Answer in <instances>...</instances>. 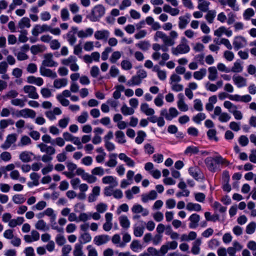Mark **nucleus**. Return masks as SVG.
I'll use <instances>...</instances> for the list:
<instances>
[{"label": "nucleus", "mask_w": 256, "mask_h": 256, "mask_svg": "<svg viewBox=\"0 0 256 256\" xmlns=\"http://www.w3.org/2000/svg\"><path fill=\"white\" fill-rule=\"evenodd\" d=\"M92 173L94 175L102 176L104 174V170L102 167H96L92 170Z\"/></svg>", "instance_id": "48"}, {"label": "nucleus", "mask_w": 256, "mask_h": 256, "mask_svg": "<svg viewBox=\"0 0 256 256\" xmlns=\"http://www.w3.org/2000/svg\"><path fill=\"white\" fill-rule=\"evenodd\" d=\"M61 18L64 21L67 20L69 18V13L66 8H62L61 10Z\"/></svg>", "instance_id": "62"}, {"label": "nucleus", "mask_w": 256, "mask_h": 256, "mask_svg": "<svg viewBox=\"0 0 256 256\" xmlns=\"http://www.w3.org/2000/svg\"><path fill=\"white\" fill-rule=\"evenodd\" d=\"M122 68L125 70H129L132 68V64L128 60H124L121 62Z\"/></svg>", "instance_id": "57"}, {"label": "nucleus", "mask_w": 256, "mask_h": 256, "mask_svg": "<svg viewBox=\"0 0 256 256\" xmlns=\"http://www.w3.org/2000/svg\"><path fill=\"white\" fill-rule=\"evenodd\" d=\"M199 152V150L198 147L194 146H189L186 148L184 151V154H197Z\"/></svg>", "instance_id": "35"}, {"label": "nucleus", "mask_w": 256, "mask_h": 256, "mask_svg": "<svg viewBox=\"0 0 256 256\" xmlns=\"http://www.w3.org/2000/svg\"><path fill=\"white\" fill-rule=\"evenodd\" d=\"M206 70L204 68L200 69V71H196L194 73V77L195 79L200 80L202 79L206 75Z\"/></svg>", "instance_id": "26"}, {"label": "nucleus", "mask_w": 256, "mask_h": 256, "mask_svg": "<svg viewBox=\"0 0 256 256\" xmlns=\"http://www.w3.org/2000/svg\"><path fill=\"white\" fill-rule=\"evenodd\" d=\"M30 155H33V154L27 151L22 152L20 154V158L22 162H28L32 160Z\"/></svg>", "instance_id": "18"}, {"label": "nucleus", "mask_w": 256, "mask_h": 256, "mask_svg": "<svg viewBox=\"0 0 256 256\" xmlns=\"http://www.w3.org/2000/svg\"><path fill=\"white\" fill-rule=\"evenodd\" d=\"M144 140V132L139 131L138 133V136L136 138L135 141L138 144H140Z\"/></svg>", "instance_id": "56"}, {"label": "nucleus", "mask_w": 256, "mask_h": 256, "mask_svg": "<svg viewBox=\"0 0 256 256\" xmlns=\"http://www.w3.org/2000/svg\"><path fill=\"white\" fill-rule=\"evenodd\" d=\"M144 78V73L140 71L137 72L136 76H133L131 80L128 81L127 84L128 86L138 85L141 82L142 80Z\"/></svg>", "instance_id": "8"}, {"label": "nucleus", "mask_w": 256, "mask_h": 256, "mask_svg": "<svg viewBox=\"0 0 256 256\" xmlns=\"http://www.w3.org/2000/svg\"><path fill=\"white\" fill-rule=\"evenodd\" d=\"M186 209L189 211L195 210L199 212L201 210V206L198 204H194L192 202H188L186 205Z\"/></svg>", "instance_id": "24"}, {"label": "nucleus", "mask_w": 256, "mask_h": 256, "mask_svg": "<svg viewBox=\"0 0 256 256\" xmlns=\"http://www.w3.org/2000/svg\"><path fill=\"white\" fill-rule=\"evenodd\" d=\"M233 80L238 88H241L246 86V79L242 76H234Z\"/></svg>", "instance_id": "16"}, {"label": "nucleus", "mask_w": 256, "mask_h": 256, "mask_svg": "<svg viewBox=\"0 0 256 256\" xmlns=\"http://www.w3.org/2000/svg\"><path fill=\"white\" fill-rule=\"evenodd\" d=\"M178 107L179 110L182 112H186L188 110V106L184 102V96L183 94L180 93L178 95Z\"/></svg>", "instance_id": "10"}, {"label": "nucleus", "mask_w": 256, "mask_h": 256, "mask_svg": "<svg viewBox=\"0 0 256 256\" xmlns=\"http://www.w3.org/2000/svg\"><path fill=\"white\" fill-rule=\"evenodd\" d=\"M110 156V158L106 162V166L110 167H114L116 166L117 164L116 160V154H112Z\"/></svg>", "instance_id": "40"}, {"label": "nucleus", "mask_w": 256, "mask_h": 256, "mask_svg": "<svg viewBox=\"0 0 256 256\" xmlns=\"http://www.w3.org/2000/svg\"><path fill=\"white\" fill-rule=\"evenodd\" d=\"M194 108L196 110L198 111H202V104L201 102V100L200 99H196L194 100Z\"/></svg>", "instance_id": "55"}, {"label": "nucleus", "mask_w": 256, "mask_h": 256, "mask_svg": "<svg viewBox=\"0 0 256 256\" xmlns=\"http://www.w3.org/2000/svg\"><path fill=\"white\" fill-rule=\"evenodd\" d=\"M40 73L42 76L50 77L53 78H56L57 76L56 72H52L50 69L46 68L44 66H41L40 67Z\"/></svg>", "instance_id": "12"}, {"label": "nucleus", "mask_w": 256, "mask_h": 256, "mask_svg": "<svg viewBox=\"0 0 256 256\" xmlns=\"http://www.w3.org/2000/svg\"><path fill=\"white\" fill-rule=\"evenodd\" d=\"M224 57L228 61H232L234 58V54L232 52L226 50L224 52Z\"/></svg>", "instance_id": "63"}, {"label": "nucleus", "mask_w": 256, "mask_h": 256, "mask_svg": "<svg viewBox=\"0 0 256 256\" xmlns=\"http://www.w3.org/2000/svg\"><path fill=\"white\" fill-rule=\"evenodd\" d=\"M209 72L208 78L210 80H214L218 74L216 68L214 66L210 67L208 69Z\"/></svg>", "instance_id": "27"}, {"label": "nucleus", "mask_w": 256, "mask_h": 256, "mask_svg": "<svg viewBox=\"0 0 256 256\" xmlns=\"http://www.w3.org/2000/svg\"><path fill=\"white\" fill-rule=\"evenodd\" d=\"M11 104L12 105L16 106H20V107H24L25 105L24 102L23 100L20 98H15L12 100L11 101Z\"/></svg>", "instance_id": "52"}, {"label": "nucleus", "mask_w": 256, "mask_h": 256, "mask_svg": "<svg viewBox=\"0 0 256 256\" xmlns=\"http://www.w3.org/2000/svg\"><path fill=\"white\" fill-rule=\"evenodd\" d=\"M94 30L92 28H87L85 32L83 30H80L78 32V36L79 38H86L88 36H92L93 34Z\"/></svg>", "instance_id": "19"}, {"label": "nucleus", "mask_w": 256, "mask_h": 256, "mask_svg": "<svg viewBox=\"0 0 256 256\" xmlns=\"http://www.w3.org/2000/svg\"><path fill=\"white\" fill-rule=\"evenodd\" d=\"M200 216L197 214H192L189 218V220L190 222L189 224V227L190 228H194L198 226V223L200 221Z\"/></svg>", "instance_id": "14"}, {"label": "nucleus", "mask_w": 256, "mask_h": 256, "mask_svg": "<svg viewBox=\"0 0 256 256\" xmlns=\"http://www.w3.org/2000/svg\"><path fill=\"white\" fill-rule=\"evenodd\" d=\"M172 53L175 56L178 54H186L190 50V48L186 44H180L176 48H172Z\"/></svg>", "instance_id": "4"}, {"label": "nucleus", "mask_w": 256, "mask_h": 256, "mask_svg": "<svg viewBox=\"0 0 256 256\" xmlns=\"http://www.w3.org/2000/svg\"><path fill=\"white\" fill-rule=\"evenodd\" d=\"M121 112L124 116L132 115L134 112V110L131 108L128 107L126 104L122 106Z\"/></svg>", "instance_id": "33"}, {"label": "nucleus", "mask_w": 256, "mask_h": 256, "mask_svg": "<svg viewBox=\"0 0 256 256\" xmlns=\"http://www.w3.org/2000/svg\"><path fill=\"white\" fill-rule=\"evenodd\" d=\"M120 56L121 54L119 52H114L110 58L111 62L112 64L115 63L120 58Z\"/></svg>", "instance_id": "50"}, {"label": "nucleus", "mask_w": 256, "mask_h": 256, "mask_svg": "<svg viewBox=\"0 0 256 256\" xmlns=\"http://www.w3.org/2000/svg\"><path fill=\"white\" fill-rule=\"evenodd\" d=\"M105 12L106 9L103 5L98 4L94 7L90 14L87 15L86 18L91 22H98L100 18L104 16Z\"/></svg>", "instance_id": "1"}, {"label": "nucleus", "mask_w": 256, "mask_h": 256, "mask_svg": "<svg viewBox=\"0 0 256 256\" xmlns=\"http://www.w3.org/2000/svg\"><path fill=\"white\" fill-rule=\"evenodd\" d=\"M119 220L120 226L125 229L130 227V222L126 216H122L119 218Z\"/></svg>", "instance_id": "23"}, {"label": "nucleus", "mask_w": 256, "mask_h": 256, "mask_svg": "<svg viewBox=\"0 0 256 256\" xmlns=\"http://www.w3.org/2000/svg\"><path fill=\"white\" fill-rule=\"evenodd\" d=\"M199 3L198 5V8L203 12H206L208 10V6L210 4V2L208 1L204 0H198Z\"/></svg>", "instance_id": "20"}, {"label": "nucleus", "mask_w": 256, "mask_h": 256, "mask_svg": "<svg viewBox=\"0 0 256 256\" xmlns=\"http://www.w3.org/2000/svg\"><path fill=\"white\" fill-rule=\"evenodd\" d=\"M12 200L16 204H20L24 203L26 199L22 194H15L13 196Z\"/></svg>", "instance_id": "30"}, {"label": "nucleus", "mask_w": 256, "mask_h": 256, "mask_svg": "<svg viewBox=\"0 0 256 256\" xmlns=\"http://www.w3.org/2000/svg\"><path fill=\"white\" fill-rule=\"evenodd\" d=\"M25 93L28 94V97L33 99H38L39 97L36 92V88L32 86H25L24 87Z\"/></svg>", "instance_id": "6"}, {"label": "nucleus", "mask_w": 256, "mask_h": 256, "mask_svg": "<svg viewBox=\"0 0 256 256\" xmlns=\"http://www.w3.org/2000/svg\"><path fill=\"white\" fill-rule=\"evenodd\" d=\"M18 25L21 29L24 28V27L28 28L30 26V20L27 17H24L19 22Z\"/></svg>", "instance_id": "25"}, {"label": "nucleus", "mask_w": 256, "mask_h": 256, "mask_svg": "<svg viewBox=\"0 0 256 256\" xmlns=\"http://www.w3.org/2000/svg\"><path fill=\"white\" fill-rule=\"evenodd\" d=\"M110 35L108 30H97L94 33V38L98 40L106 41Z\"/></svg>", "instance_id": "11"}, {"label": "nucleus", "mask_w": 256, "mask_h": 256, "mask_svg": "<svg viewBox=\"0 0 256 256\" xmlns=\"http://www.w3.org/2000/svg\"><path fill=\"white\" fill-rule=\"evenodd\" d=\"M242 70V66L240 62H237L234 63V66L232 68L231 71L234 72H240Z\"/></svg>", "instance_id": "47"}, {"label": "nucleus", "mask_w": 256, "mask_h": 256, "mask_svg": "<svg viewBox=\"0 0 256 256\" xmlns=\"http://www.w3.org/2000/svg\"><path fill=\"white\" fill-rule=\"evenodd\" d=\"M201 242H202L200 238L196 239L193 242L191 251L194 254H199L200 250V246L201 244Z\"/></svg>", "instance_id": "17"}, {"label": "nucleus", "mask_w": 256, "mask_h": 256, "mask_svg": "<svg viewBox=\"0 0 256 256\" xmlns=\"http://www.w3.org/2000/svg\"><path fill=\"white\" fill-rule=\"evenodd\" d=\"M91 239L92 237L90 235L88 232H85L81 234L79 241L80 242V244H85L90 242Z\"/></svg>", "instance_id": "29"}, {"label": "nucleus", "mask_w": 256, "mask_h": 256, "mask_svg": "<svg viewBox=\"0 0 256 256\" xmlns=\"http://www.w3.org/2000/svg\"><path fill=\"white\" fill-rule=\"evenodd\" d=\"M28 32L26 30H24L22 32V34L20 35L18 40L21 42H26L28 40V38L26 36Z\"/></svg>", "instance_id": "59"}, {"label": "nucleus", "mask_w": 256, "mask_h": 256, "mask_svg": "<svg viewBox=\"0 0 256 256\" xmlns=\"http://www.w3.org/2000/svg\"><path fill=\"white\" fill-rule=\"evenodd\" d=\"M56 242L58 246H62L64 244L66 240L64 236L58 234L56 238Z\"/></svg>", "instance_id": "46"}, {"label": "nucleus", "mask_w": 256, "mask_h": 256, "mask_svg": "<svg viewBox=\"0 0 256 256\" xmlns=\"http://www.w3.org/2000/svg\"><path fill=\"white\" fill-rule=\"evenodd\" d=\"M212 207L214 210H216L220 207L219 211L222 213L224 212L226 210V207L222 206L221 204L216 201L214 202Z\"/></svg>", "instance_id": "49"}, {"label": "nucleus", "mask_w": 256, "mask_h": 256, "mask_svg": "<svg viewBox=\"0 0 256 256\" xmlns=\"http://www.w3.org/2000/svg\"><path fill=\"white\" fill-rule=\"evenodd\" d=\"M256 228V223L252 222L246 226V231L248 234H251L254 232Z\"/></svg>", "instance_id": "34"}, {"label": "nucleus", "mask_w": 256, "mask_h": 256, "mask_svg": "<svg viewBox=\"0 0 256 256\" xmlns=\"http://www.w3.org/2000/svg\"><path fill=\"white\" fill-rule=\"evenodd\" d=\"M67 84V80L66 78L56 79L54 80V86L56 88H60L62 86H65Z\"/></svg>", "instance_id": "21"}, {"label": "nucleus", "mask_w": 256, "mask_h": 256, "mask_svg": "<svg viewBox=\"0 0 256 256\" xmlns=\"http://www.w3.org/2000/svg\"><path fill=\"white\" fill-rule=\"evenodd\" d=\"M41 94L44 98H48L52 96V92L48 88H42L40 90Z\"/></svg>", "instance_id": "60"}, {"label": "nucleus", "mask_w": 256, "mask_h": 256, "mask_svg": "<svg viewBox=\"0 0 256 256\" xmlns=\"http://www.w3.org/2000/svg\"><path fill=\"white\" fill-rule=\"evenodd\" d=\"M82 246L81 244H76L74 250V256H86L82 252Z\"/></svg>", "instance_id": "28"}, {"label": "nucleus", "mask_w": 256, "mask_h": 256, "mask_svg": "<svg viewBox=\"0 0 256 256\" xmlns=\"http://www.w3.org/2000/svg\"><path fill=\"white\" fill-rule=\"evenodd\" d=\"M44 215L50 216V222H54L56 219V216L54 214V210L51 208H46L44 212Z\"/></svg>", "instance_id": "38"}, {"label": "nucleus", "mask_w": 256, "mask_h": 256, "mask_svg": "<svg viewBox=\"0 0 256 256\" xmlns=\"http://www.w3.org/2000/svg\"><path fill=\"white\" fill-rule=\"evenodd\" d=\"M158 194L156 190H152L148 194H145V202L148 200H154L157 198Z\"/></svg>", "instance_id": "32"}, {"label": "nucleus", "mask_w": 256, "mask_h": 256, "mask_svg": "<svg viewBox=\"0 0 256 256\" xmlns=\"http://www.w3.org/2000/svg\"><path fill=\"white\" fill-rule=\"evenodd\" d=\"M163 95L162 94H158L156 98L154 99V102L155 104L158 106H161L164 104Z\"/></svg>", "instance_id": "44"}, {"label": "nucleus", "mask_w": 256, "mask_h": 256, "mask_svg": "<svg viewBox=\"0 0 256 256\" xmlns=\"http://www.w3.org/2000/svg\"><path fill=\"white\" fill-rule=\"evenodd\" d=\"M254 14V10L252 8L246 9L244 13V17L246 20H248Z\"/></svg>", "instance_id": "39"}, {"label": "nucleus", "mask_w": 256, "mask_h": 256, "mask_svg": "<svg viewBox=\"0 0 256 256\" xmlns=\"http://www.w3.org/2000/svg\"><path fill=\"white\" fill-rule=\"evenodd\" d=\"M16 140V135L14 134H8L2 148L4 150L8 148Z\"/></svg>", "instance_id": "9"}, {"label": "nucleus", "mask_w": 256, "mask_h": 256, "mask_svg": "<svg viewBox=\"0 0 256 256\" xmlns=\"http://www.w3.org/2000/svg\"><path fill=\"white\" fill-rule=\"evenodd\" d=\"M100 70L98 66H92L90 71V75L93 78H96L99 74Z\"/></svg>", "instance_id": "64"}, {"label": "nucleus", "mask_w": 256, "mask_h": 256, "mask_svg": "<svg viewBox=\"0 0 256 256\" xmlns=\"http://www.w3.org/2000/svg\"><path fill=\"white\" fill-rule=\"evenodd\" d=\"M56 98L63 106H68L70 104L69 100L64 98L63 96L60 94L57 95Z\"/></svg>", "instance_id": "43"}, {"label": "nucleus", "mask_w": 256, "mask_h": 256, "mask_svg": "<svg viewBox=\"0 0 256 256\" xmlns=\"http://www.w3.org/2000/svg\"><path fill=\"white\" fill-rule=\"evenodd\" d=\"M116 136L117 140V142L119 144H124L126 142L124 140V132L121 130H118L116 132Z\"/></svg>", "instance_id": "31"}, {"label": "nucleus", "mask_w": 256, "mask_h": 256, "mask_svg": "<svg viewBox=\"0 0 256 256\" xmlns=\"http://www.w3.org/2000/svg\"><path fill=\"white\" fill-rule=\"evenodd\" d=\"M44 57L45 59L42 62V66L52 67L58 66V63L52 60V53L46 54Z\"/></svg>", "instance_id": "7"}, {"label": "nucleus", "mask_w": 256, "mask_h": 256, "mask_svg": "<svg viewBox=\"0 0 256 256\" xmlns=\"http://www.w3.org/2000/svg\"><path fill=\"white\" fill-rule=\"evenodd\" d=\"M179 28L180 29H184L186 27L188 24V21L182 16H180L179 18Z\"/></svg>", "instance_id": "45"}, {"label": "nucleus", "mask_w": 256, "mask_h": 256, "mask_svg": "<svg viewBox=\"0 0 256 256\" xmlns=\"http://www.w3.org/2000/svg\"><path fill=\"white\" fill-rule=\"evenodd\" d=\"M238 142L242 146H245L248 143V139L246 136H241L238 138Z\"/></svg>", "instance_id": "53"}, {"label": "nucleus", "mask_w": 256, "mask_h": 256, "mask_svg": "<svg viewBox=\"0 0 256 256\" xmlns=\"http://www.w3.org/2000/svg\"><path fill=\"white\" fill-rule=\"evenodd\" d=\"M76 58L73 56H70L67 59H64L62 60V64L65 66H68L72 62H76Z\"/></svg>", "instance_id": "42"}, {"label": "nucleus", "mask_w": 256, "mask_h": 256, "mask_svg": "<svg viewBox=\"0 0 256 256\" xmlns=\"http://www.w3.org/2000/svg\"><path fill=\"white\" fill-rule=\"evenodd\" d=\"M246 44V40L242 36H238L234 38L233 45L236 50L244 47Z\"/></svg>", "instance_id": "5"}, {"label": "nucleus", "mask_w": 256, "mask_h": 256, "mask_svg": "<svg viewBox=\"0 0 256 256\" xmlns=\"http://www.w3.org/2000/svg\"><path fill=\"white\" fill-rule=\"evenodd\" d=\"M215 16L216 12L214 10H208L207 14L205 16V18L208 23L212 24L213 22V20Z\"/></svg>", "instance_id": "37"}, {"label": "nucleus", "mask_w": 256, "mask_h": 256, "mask_svg": "<svg viewBox=\"0 0 256 256\" xmlns=\"http://www.w3.org/2000/svg\"><path fill=\"white\" fill-rule=\"evenodd\" d=\"M0 156L1 158L4 162H8L12 158V156L10 152H2Z\"/></svg>", "instance_id": "54"}, {"label": "nucleus", "mask_w": 256, "mask_h": 256, "mask_svg": "<svg viewBox=\"0 0 256 256\" xmlns=\"http://www.w3.org/2000/svg\"><path fill=\"white\" fill-rule=\"evenodd\" d=\"M205 164L208 170L212 172H216L215 162L214 158L209 156L207 157L204 160Z\"/></svg>", "instance_id": "15"}, {"label": "nucleus", "mask_w": 256, "mask_h": 256, "mask_svg": "<svg viewBox=\"0 0 256 256\" xmlns=\"http://www.w3.org/2000/svg\"><path fill=\"white\" fill-rule=\"evenodd\" d=\"M148 253L145 252V256H150V254L156 256L159 255L157 250L153 247L148 248Z\"/></svg>", "instance_id": "61"}, {"label": "nucleus", "mask_w": 256, "mask_h": 256, "mask_svg": "<svg viewBox=\"0 0 256 256\" xmlns=\"http://www.w3.org/2000/svg\"><path fill=\"white\" fill-rule=\"evenodd\" d=\"M206 118L205 114L204 113H198L192 118V120L197 124H200V122Z\"/></svg>", "instance_id": "41"}, {"label": "nucleus", "mask_w": 256, "mask_h": 256, "mask_svg": "<svg viewBox=\"0 0 256 256\" xmlns=\"http://www.w3.org/2000/svg\"><path fill=\"white\" fill-rule=\"evenodd\" d=\"M30 178L33 180V182H29L28 184V186L32 187L33 185L38 186L39 184L38 179L40 176L36 172H32L30 175Z\"/></svg>", "instance_id": "22"}, {"label": "nucleus", "mask_w": 256, "mask_h": 256, "mask_svg": "<svg viewBox=\"0 0 256 256\" xmlns=\"http://www.w3.org/2000/svg\"><path fill=\"white\" fill-rule=\"evenodd\" d=\"M216 131L215 129H210L207 132V136L209 140H214L215 141L218 142V138L216 136Z\"/></svg>", "instance_id": "36"}, {"label": "nucleus", "mask_w": 256, "mask_h": 256, "mask_svg": "<svg viewBox=\"0 0 256 256\" xmlns=\"http://www.w3.org/2000/svg\"><path fill=\"white\" fill-rule=\"evenodd\" d=\"M194 198L196 201L203 202L205 200L206 196L202 192H198L194 194Z\"/></svg>", "instance_id": "51"}, {"label": "nucleus", "mask_w": 256, "mask_h": 256, "mask_svg": "<svg viewBox=\"0 0 256 256\" xmlns=\"http://www.w3.org/2000/svg\"><path fill=\"white\" fill-rule=\"evenodd\" d=\"M16 115L17 117L22 116L24 118H35L36 114L34 110L24 108L16 112Z\"/></svg>", "instance_id": "3"}, {"label": "nucleus", "mask_w": 256, "mask_h": 256, "mask_svg": "<svg viewBox=\"0 0 256 256\" xmlns=\"http://www.w3.org/2000/svg\"><path fill=\"white\" fill-rule=\"evenodd\" d=\"M169 118H170V120H172L173 118H176L178 114V112L177 110L175 108H170L169 109Z\"/></svg>", "instance_id": "58"}, {"label": "nucleus", "mask_w": 256, "mask_h": 256, "mask_svg": "<svg viewBox=\"0 0 256 256\" xmlns=\"http://www.w3.org/2000/svg\"><path fill=\"white\" fill-rule=\"evenodd\" d=\"M109 240V236L108 235L104 234L95 236L94 241V244L97 246H100L106 243Z\"/></svg>", "instance_id": "13"}, {"label": "nucleus", "mask_w": 256, "mask_h": 256, "mask_svg": "<svg viewBox=\"0 0 256 256\" xmlns=\"http://www.w3.org/2000/svg\"><path fill=\"white\" fill-rule=\"evenodd\" d=\"M188 173L194 180L198 181L200 179L203 180L204 176L198 166H191L188 168Z\"/></svg>", "instance_id": "2"}]
</instances>
